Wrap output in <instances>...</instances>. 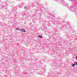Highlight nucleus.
Here are the masks:
<instances>
[{
    "instance_id": "f03ea898",
    "label": "nucleus",
    "mask_w": 77,
    "mask_h": 77,
    "mask_svg": "<svg viewBox=\"0 0 77 77\" xmlns=\"http://www.w3.org/2000/svg\"><path fill=\"white\" fill-rule=\"evenodd\" d=\"M38 38H42V36L41 35H39L38 36Z\"/></svg>"
},
{
    "instance_id": "f257e3e1",
    "label": "nucleus",
    "mask_w": 77,
    "mask_h": 77,
    "mask_svg": "<svg viewBox=\"0 0 77 77\" xmlns=\"http://www.w3.org/2000/svg\"><path fill=\"white\" fill-rule=\"evenodd\" d=\"M20 31L21 32H26V30L24 29H20Z\"/></svg>"
},
{
    "instance_id": "39448f33",
    "label": "nucleus",
    "mask_w": 77,
    "mask_h": 77,
    "mask_svg": "<svg viewBox=\"0 0 77 77\" xmlns=\"http://www.w3.org/2000/svg\"><path fill=\"white\" fill-rule=\"evenodd\" d=\"M75 58H76V60H77V56H76L75 57Z\"/></svg>"
},
{
    "instance_id": "20e7f679",
    "label": "nucleus",
    "mask_w": 77,
    "mask_h": 77,
    "mask_svg": "<svg viewBox=\"0 0 77 77\" xmlns=\"http://www.w3.org/2000/svg\"><path fill=\"white\" fill-rule=\"evenodd\" d=\"M16 29L17 30H20L18 28H17Z\"/></svg>"
},
{
    "instance_id": "7ed1b4c3",
    "label": "nucleus",
    "mask_w": 77,
    "mask_h": 77,
    "mask_svg": "<svg viewBox=\"0 0 77 77\" xmlns=\"http://www.w3.org/2000/svg\"><path fill=\"white\" fill-rule=\"evenodd\" d=\"M71 66L72 67H74V66H75V64L72 63V64Z\"/></svg>"
},
{
    "instance_id": "0eeeda50",
    "label": "nucleus",
    "mask_w": 77,
    "mask_h": 77,
    "mask_svg": "<svg viewBox=\"0 0 77 77\" xmlns=\"http://www.w3.org/2000/svg\"><path fill=\"white\" fill-rule=\"evenodd\" d=\"M71 1H73V2H74V0H71Z\"/></svg>"
},
{
    "instance_id": "423d86ee",
    "label": "nucleus",
    "mask_w": 77,
    "mask_h": 77,
    "mask_svg": "<svg viewBox=\"0 0 77 77\" xmlns=\"http://www.w3.org/2000/svg\"><path fill=\"white\" fill-rule=\"evenodd\" d=\"M75 63L76 64V65H77V62H75Z\"/></svg>"
}]
</instances>
